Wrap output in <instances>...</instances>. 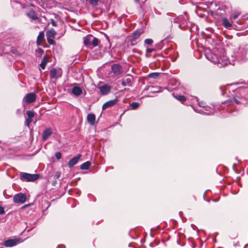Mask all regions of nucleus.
I'll use <instances>...</instances> for the list:
<instances>
[{"label":"nucleus","mask_w":248,"mask_h":248,"mask_svg":"<svg viewBox=\"0 0 248 248\" xmlns=\"http://www.w3.org/2000/svg\"><path fill=\"white\" fill-rule=\"evenodd\" d=\"M199 105L200 107H202V108H204V106H205V103L203 102H199Z\"/></svg>","instance_id":"40"},{"label":"nucleus","mask_w":248,"mask_h":248,"mask_svg":"<svg viewBox=\"0 0 248 248\" xmlns=\"http://www.w3.org/2000/svg\"><path fill=\"white\" fill-rule=\"evenodd\" d=\"M159 91H154L153 92H159Z\"/></svg>","instance_id":"44"},{"label":"nucleus","mask_w":248,"mask_h":248,"mask_svg":"<svg viewBox=\"0 0 248 248\" xmlns=\"http://www.w3.org/2000/svg\"><path fill=\"white\" fill-rule=\"evenodd\" d=\"M203 109L204 110L201 109L198 110L195 109V111L197 112L203 113L206 115H211L213 114L214 113V109L209 106H205L203 108Z\"/></svg>","instance_id":"12"},{"label":"nucleus","mask_w":248,"mask_h":248,"mask_svg":"<svg viewBox=\"0 0 248 248\" xmlns=\"http://www.w3.org/2000/svg\"><path fill=\"white\" fill-rule=\"evenodd\" d=\"M50 22H51V24H52V25L53 26H54V27L57 26V23L55 22V21L53 19H50Z\"/></svg>","instance_id":"36"},{"label":"nucleus","mask_w":248,"mask_h":248,"mask_svg":"<svg viewBox=\"0 0 248 248\" xmlns=\"http://www.w3.org/2000/svg\"><path fill=\"white\" fill-rule=\"evenodd\" d=\"M91 164L90 161H86L81 165L80 169L81 170H88L90 168Z\"/></svg>","instance_id":"23"},{"label":"nucleus","mask_w":248,"mask_h":248,"mask_svg":"<svg viewBox=\"0 0 248 248\" xmlns=\"http://www.w3.org/2000/svg\"><path fill=\"white\" fill-rule=\"evenodd\" d=\"M177 19H175V22H177V21H176Z\"/></svg>","instance_id":"46"},{"label":"nucleus","mask_w":248,"mask_h":248,"mask_svg":"<svg viewBox=\"0 0 248 248\" xmlns=\"http://www.w3.org/2000/svg\"><path fill=\"white\" fill-rule=\"evenodd\" d=\"M98 43L99 40L92 35H88L84 38V44L88 47L91 46L93 47L97 46L98 45Z\"/></svg>","instance_id":"2"},{"label":"nucleus","mask_w":248,"mask_h":248,"mask_svg":"<svg viewBox=\"0 0 248 248\" xmlns=\"http://www.w3.org/2000/svg\"><path fill=\"white\" fill-rule=\"evenodd\" d=\"M132 81V77L128 76L126 78L123 79L122 84L124 86H131Z\"/></svg>","instance_id":"18"},{"label":"nucleus","mask_w":248,"mask_h":248,"mask_svg":"<svg viewBox=\"0 0 248 248\" xmlns=\"http://www.w3.org/2000/svg\"><path fill=\"white\" fill-rule=\"evenodd\" d=\"M27 16L32 20L38 19V17L36 14L35 12L33 10L30 11L27 14Z\"/></svg>","instance_id":"20"},{"label":"nucleus","mask_w":248,"mask_h":248,"mask_svg":"<svg viewBox=\"0 0 248 248\" xmlns=\"http://www.w3.org/2000/svg\"><path fill=\"white\" fill-rule=\"evenodd\" d=\"M98 88L102 95H107L110 92L111 87L108 84H104L98 87Z\"/></svg>","instance_id":"9"},{"label":"nucleus","mask_w":248,"mask_h":248,"mask_svg":"<svg viewBox=\"0 0 248 248\" xmlns=\"http://www.w3.org/2000/svg\"><path fill=\"white\" fill-rule=\"evenodd\" d=\"M36 99V96L34 93H27L23 98L22 103L24 106L26 104H30L34 102Z\"/></svg>","instance_id":"4"},{"label":"nucleus","mask_w":248,"mask_h":248,"mask_svg":"<svg viewBox=\"0 0 248 248\" xmlns=\"http://www.w3.org/2000/svg\"><path fill=\"white\" fill-rule=\"evenodd\" d=\"M47 63V61L46 60V58H44L43 59V60L42 61L40 64V67L43 69H45V67H46V64Z\"/></svg>","instance_id":"26"},{"label":"nucleus","mask_w":248,"mask_h":248,"mask_svg":"<svg viewBox=\"0 0 248 248\" xmlns=\"http://www.w3.org/2000/svg\"><path fill=\"white\" fill-rule=\"evenodd\" d=\"M117 102V101L116 99H113L106 102L105 104H104V105L102 106L103 109H105L108 108H109L115 105L116 104Z\"/></svg>","instance_id":"15"},{"label":"nucleus","mask_w":248,"mask_h":248,"mask_svg":"<svg viewBox=\"0 0 248 248\" xmlns=\"http://www.w3.org/2000/svg\"><path fill=\"white\" fill-rule=\"evenodd\" d=\"M39 177V175L37 174H30L26 172H21L20 174V178L23 181L34 182Z\"/></svg>","instance_id":"3"},{"label":"nucleus","mask_w":248,"mask_h":248,"mask_svg":"<svg viewBox=\"0 0 248 248\" xmlns=\"http://www.w3.org/2000/svg\"><path fill=\"white\" fill-rule=\"evenodd\" d=\"M246 55V50L243 48H239L234 53L235 59L238 61H245Z\"/></svg>","instance_id":"5"},{"label":"nucleus","mask_w":248,"mask_h":248,"mask_svg":"<svg viewBox=\"0 0 248 248\" xmlns=\"http://www.w3.org/2000/svg\"><path fill=\"white\" fill-rule=\"evenodd\" d=\"M139 106V104L137 102H133L130 105L131 109H135Z\"/></svg>","instance_id":"27"},{"label":"nucleus","mask_w":248,"mask_h":248,"mask_svg":"<svg viewBox=\"0 0 248 248\" xmlns=\"http://www.w3.org/2000/svg\"><path fill=\"white\" fill-rule=\"evenodd\" d=\"M234 101L237 104H239L241 102L242 98L238 96L237 94L233 97Z\"/></svg>","instance_id":"24"},{"label":"nucleus","mask_w":248,"mask_h":248,"mask_svg":"<svg viewBox=\"0 0 248 248\" xmlns=\"http://www.w3.org/2000/svg\"><path fill=\"white\" fill-rule=\"evenodd\" d=\"M244 92V89L240 88V89L236 90V93H241L242 92Z\"/></svg>","instance_id":"39"},{"label":"nucleus","mask_w":248,"mask_h":248,"mask_svg":"<svg viewBox=\"0 0 248 248\" xmlns=\"http://www.w3.org/2000/svg\"><path fill=\"white\" fill-rule=\"evenodd\" d=\"M5 213V211L2 206H0V215H2Z\"/></svg>","instance_id":"38"},{"label":"nucleus","mask_w":248,"mask_h":248,"mask_svg":"<svg viewBox=\"0 0 248 248\" xmlns=\"http://www.w3.org/2000/svg\"><path fill=\"white\" fill-rule=\"evenodd\" d=\"M62 75V71L61 69L53 68L50 71V77L51 78L58 79Z\"/></svg>","instance_id":"6"},{"label":"nucleus","mask_w":248,"mask_h":248,"mask_svg":"<svg viewBox=\"0 0 248 248\" xmlns=\"http://www.w3.org/2000/svg\"><path fill=\"white\" fill-rule=\"evenodd\" d=\"M56 32L54 29H51L46 32V37L54 38L56 35Z\"/></svg>","instance_id":"22"},{"label":"nucleus","mask_w":248,"mask_h":248,"mask_svg":"<svg viewBox=\"0 0 248 248\" xmlns=\"http://www.w3.org/2000/svg\"><path fill=\"white\" fill-rule=\"evenodd\" d=\"M205 57L211 62L217 64L219 67H224L232 63L231 60L228 58L222 49L217 48L211 50H205Z\"/></svg>","instance_id":"1"},{"label":"nucleus","mask_w":248,"mask_h":248,"mask_svg":"<svg viewBox=\"0 0 248 248\" xmlns=\"http://www.w3.org/2000/svg\"><path fill=\"white\" fill-rule=\"evenodd\" d=\"M142 32L140 31H136L132 33L130 37L131 38V42L132 45H135L137 43V40L141 34Z\"/></svg>","instance_id":"13"},{"label":"nucleus","mask_w":248,"mask_h":248,"mask_svg":"<svg viewBox=\"0 0 248 248\" xmlns=\"http://www.w3.org/2000/svg\"><path fill=\"white\" fill-rule=\"evenodd\" d=\"M181 25L179 24V28H181Z\"/></svg>","instance_id":"45"},{"label":"nucleus","mask_w":248,"mask_h":248,"mask_svg":"<svg viewBox=\"0 0 248 248\" xmlns=\"http://www.w3.org/2000/svg\"><path fill=\"white\" fill-rule=\"evenodd\" d=\"M26 200V196L22 193L17 194L13 198V201L15 203H23L25 202Z\"/></svg>","instance_id":"7"},{"label":"nucleus","mask_w":248,"mask_h":248,"mask_svg":"<svg viewBox=\"0 0 248 248\" xmlns=\"http://www.w3.org/2000/svg\"><path fill=\"white\" fill-rule=\"evenodd\" d=\"M52 131L51 128L46 129L42 134V139L43 140H46L47 138L52 134Z\"/></svg>","instance_id":"14"},{"label":"nucleus","mask_w":248,"mask_h":248,"mask_svg":"<svg viewBox=\"0 0 248 248\" xmlns=\"http://www.w3.org/2000/svg\"><path fill=\"white\" fill-rule=\"evenodd\" d=\"M162 48V46H159L158 47H157V48L158 49H161Z\"/></svg>","instance_id":"43"},{"label":"nucleus","mask_w":248,"mask_h":248,"mask_svg":"<svg viewBox=\"0 0 248 248\" xmlns=\"http://www.w3.org/2000/svg\"><path fill=\"white\" fill-rule=\"evenodd\" d=\"M238 14H235L234 15L230 17V18H231V19H233V20H234V19H236V18L238 17Z\"/></svg>","instance_id":"37"},{"label":"nucleus","mask_w":248,"mask_h":248,"mask_svg":"<svg viewBox=\"0 0 248 248\" xmlns=\"http://www.w3.org/2000/svg\"><path fill=\"white\" fill-rule=\"evenodd\" d=\"M26 114L28 116V118L31 119L34 116V112L32 110H27L26 111Z\"/></svg>","instance_id":"25"},{"label":"nucleus","mask_w":248,"mask_h":248,"mask_svg":"<svg viewBox=\"0 0 248 248\" xmlns=\"http://www.w3.org/2000/svg\"><path fill=\"white\" fill-rule=\"evenodd\" d=\"M111 70L115 76H119L123 72L122 67L119 64H113L111 66Z\"/></svg>","instance_id":"10"},{"label":"nucleus","mask_w":248,"mask_h":248,"mask_svg":"<svg viewBox=\"0 0 248 248\" xmlns=\"http://www.w3.org/2000/svg\"><path fill=\"white\" fill-rule=\"evenodd\" d=\"M222 23L223 26L226 28H230L232 26V23L226 18L222 19Z\"/></svg>","instance_id":"21"},{"label":"nucleus","mask_w":248,"mask_h":248,"mask_svg":"<svg viewBox=\"0 0 248 248\" xmlns=\"http://www.w3.org/2000/svg\"><path fill=\"white\" fill-rule=\"evenodd\" d=\"M80 156L81 155H78V156H75L72 158L71 159H70L68 163L69 167L71 168L73 167L74 165H75L78 163Z\"/></svg>","instance_id":"16"},{"label":"nucleus","mask_w":248,"mask_h":248,"mask_svg":"<svg viewBox=\"0 0 248 248\" xmlns=\"http://www.w3.org/2000/svg\"><path fill=\"white\" fill-rule=\"evenodd\" d=\"M20 242V239L15 238L6 240L4 242L3 244L6 247H11L16 245V244Z\"/></svg>","instance_id":"8"},{"label":"nucleus","mask_w":248,"mask_h":248,"mask_svg":"<svg viewBox=\"0 0 248 248\" xmlns=\"http://www.w3.org/2000/svg\"><path fill=\"white\" fill-rule=\"evenodd\" d=\"M90 2L93 5H97L98 2V0H89Z\"/></svg>","instance_id":"35"},{"label":"nucleus","mask_w":248,"mask_h":248,"mask_svg":"<svg viewBox=\"0 0 248 248\" xmlns=\"http://www.w3.org/2000/svg\"><path fill=\"white\" fill-rule=\"evenodd\" d=\"M53 38L47 37V40L50 45H54L55 43V41L53 39Z\"/></svg>","instance_id":"32"},{"label":"nucleus","mask_w":248,"mask_h":248,"mask_svg":"<svg viewBox=\"0 0 248 248\" xmlns=\"http://www.w3.org/2000/svg\"><path fill=\"white\" fill-rule=\"evenodd\" d=\"M44 39V33L43 31L39 32L36 41V44L38 46L41 45V43Z\"/></svg>","instance_id":"19"},{"label":"nucleus","mask_w":248,"mask_h":248,"mask_svg":"<svg viewBox=\"0 0 248 248\" xmlns=\"http://www.w3.org/2000/svg\"><path fill=\"white\" fill-rule=\"evenodd\" d=\"M158 73H152L148 75V77L150 78H156L158 76Z\"/></svg>","instance_id":"30"},{"label":"nucleus","mask_w":248,"mask_h":248,"mask_svg":"<svg viewBox=\"0 0 248 248\" xmlns=\"http://www.w3.org/2000/svg\"><path fill=\"white\" fill-rule=\"evenodd\" d=\"M146 1V0H135V2H138L140 5V8L142 9L143 12L146 11L141 4L144 3Z\"/></svg>","instance_id":"28"},{"label":"nucleus","mask_w":248,"mask_h":248,"mask_svg":"<svg viewBox=\"0 0 248 248\" xmlns=\"http://www.w3.org/2000/svg\"><path fill=\"white\" fill-rule=\"evenodd\" d=\"M71 86H73L71 93L74 95L78 96L82 93V90L81 88L77 86L76 83L71 84Z\"/></svg>","instance_id":"11"},{"label":"nucleus","mask_w":248,"mask_h":248,"mask_svg":"<svg viewBox=\"0 0 248 248\" xmlns=\"http://www.w3.org/2000/svg\"><path fill=\"white\" fill-rule=\"evenodd\" d=\"M38 52H39V53H42V52H43V49H42L41 48H39V49H38Z\"/></svg>","instance_id":"42"},{"label":"nucleus","mask_w":248,"mask_h":248,"mask_svg":"<svg viewBox=\"0 0 248 248\" xmlns=\"http://www.w3.org/2000/svg\"><path fill=\"white\" fill-rule=\"evenodd\" d=\"M153 51H154V49H153V48H148L146 49V52L147 53H151V52H152Z\"/></svg>","instance_id":"41"},{"label":"nucleus","mask_w":248,"mask_h":248,"mask_svg":"<svg viewBox=\"0 0 248 248\" xmlns=\"http://www.w3.org/2000/svg\"><path fill=\"white\" fill-rule=\"evenodd\" d=\"M87 121L92 125H93L95 124V116L94 114H89L87 115Z\"/></svg>","instance_id":"17"},{"label":"nucleus","mask_w":248,"mask_h":248,"mask_svg":"<svg viewBox=\"0 0 248 248\" xmlns=\"http://www.w3.org/2000/svg\"><path fill=\"white\" fill-rule=\"evenodd\" d=\"M55 157H56V158L58 159V160H59L62 157V154L60 152H56L55 153Z\"/></svg>","instance_id":"34"},{"label":"nucleus","mask_w":248,"mask_h":248,"mask_svg":"<svg viewBox=\"0 0 248 248\" xmlns=\"http://www.w3.org/2000/svg\"><path fill=\"white\" fill-rule=\"evenodd\" d=\"M175 97L177 100L181 101L182 102L185 101L186 100V97L184 95H179L175 96Z\"/></svg>","instance_id":"29"},{"label":"nucleus","mask_w":248,"mask_h":248,"mask_svg":"<svg viewBox=\"0 0 248 248\" xmlns=\"http://www.w3.org/2000/svg\"><path fill=\"white\" fill-rule=\"evenodd\" d=\"M32 122V119L31 118H28L25 122V124L26 126L28 127H30V124Z\"/></svg>","instance_id":"31"},{"label":"nucleus","mask_w":248,"mask_h":248,"mask_svg":"<svg viewBox=\"0 0 248 248\" xmlns=\"http://www.w3.org/2000/svg\"><path fill=\"white\" fill-rule=\"evenodd\" d=\"M144 43L147 45H151L153 43V41L151 39H146L145 40Z\"/></svg>","instance_id":"33"}]
</instances>
